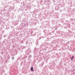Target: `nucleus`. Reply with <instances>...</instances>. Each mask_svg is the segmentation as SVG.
Instances as JSON below:
<instances>
[{
	"label": "nucleus",
	"mask_w": 75,
	"mask_h": 75,
	"mask_svg": "<svg viewBox=\"0 0 75 75\" xmlns=\"http://www.w3.org/2000/svg\"><path fill=\"white\" fill-rule=\"evenodd\" d=\"M26 44H27V42H28V41H26Z\"/></svg>",
	"instance_id": "obj_18"
},
{
	"label": "nucleus",
	"mask_w": 75,
	"mask_h": 75,
	"mask_svg": "<svg viewBox=\"0 0 75 75\" xmlns=\"http://www.w3.org/2000/svg\"><path fill=\"white\" fill-rule=\"evenodd\" d=\"M31 70L32 71H34V69H33V67H31Z\"/></svg>",
	"instance_id": "obj_8"
},
{
	"label": "nucleus",
	"mask_w": 75,
	"mask_h": 75,
	"mask_svg": "<svg viewBox=\"0 0 75 75\" xmlns=\"http://www.w3.org/2000/svg\"><path fill=\"white\" fill-rule=\"evenodd\" d=\"M30 57H31V55H30Z\"/></svg>",
	"instance_id": "obj_25"
},
{
	"label": "nucleus",
	"mask_w": 75,
	"mask_h": 75,
	"mask_svg": "<svg viewBox=\"0 0 75 75\" xmlns=\"http://www.w3.org/2000/svg\"><path fill=\"white\" fill-rule=\"evenodd\" d=\"M74 56H72L71 57V60H73V58H74Z\"/></svg>",
	"instance_id": "obj_7"
},
{
	"label": "nucleus",
	"mask_w": 75,
	"mask_h": 75,
	"mask_svg": "<svg viewBox=\"0 0 75 75\" xmlns=\"http://www.w3.org/2000/svg\"><path fill=\"white\" fill-rule=\"evenodd\" d=\"M46 31H47V30H45L43 31V32L45 33H46Z\"/></svg>",
	"instance_id": "obj_11"
},
{
	"label": "nucleus",
	"mask_w": 75,
	"mask_h": 75,
	"mask_svg": "<svg viewBox=\"0 0 75 75\" xmlns=\"http://www.w3.org/2000/svg\"><path fill=\"white\" fill-rule=\"evenodd\" d=\"M28 52H30L31 51V50H30V49H28Z\"/></svg>",
	"instance_id": "obj_10"
},
{
	"label": "nucleus",
	"mask_w": 75,
	"mask_h": 75,
	"mask_svg": "<svg viewBox=\"0 0 75 75\" xmlns=\"http://www.w3.org/2000/svg\"><path fill=\"white\" fill-rule=\"evenodd\" d=\"M75 66H73V68H75Z\"/></svg>",
	"instance_id": "obj_20"
},
{
	"label": "nucleus",
	"mask_w": 75,
	"mask_h": 75,
	"mask_svg": "<svg viewBox=\"0 0 75 75\" xmlns=\"http://www.w3.org/2000/svg\"><path fill=\"white\" fill-rule=\"evenodd\" d=\"M4 37H6V35H4Z\"/></svg>",
	"instance_id": "obj_23"
},
{
	"label": "nucleus",
	"mask_w": 75,
	"mask_h": 75,
	"mask_svg": "<svg viewBox=\"0 0 75 75\" xmlns=\"http://www.w3.org/2000/svg\"><path fill=\"white\" fill-rule=\"evenodd\" d=\"M20 59H20V58L19 57H18L17 58V60L18 61V60H20Z\"/></svg>",
	"instance_id": "obj_9"
},
{
	"label": "nucleus",
	"mask_w": 75,
	"mask_h": 75,
	"mask_svg": "<svg viewBox=\"0 0 75 75\" xmlns=\"http://www.w3.org/2000/svg\"><path fill=\"white\" fill-rule=\"evenodd\" d=\"M35 49H36V48L35 47V49L34 50V52H33V53H34V52H35Z\"/></svg>",
	"instance_id": "obj_17"
},
{
	"label": "nucleus",
	"mask_w": 75,
	"mask_h": 75,
	"mask_svg": "<svg viewBox=\"0 0 75 75\" xmlns=\"http://www.w3.org/2000/svg\"><path fill=\"white\" fill-rule=\"evenodd\" d=\"M55 30H57V28H55Z\"/></svg>",
	"instance_id": "obj_29"
},
{
	"label": "nucleus",
	"mask_w": 75,
	"mask_h": 75,
	"mask_svg": "<svg viewBox=\"0 0 75 75\" xmlns=\"http://www.w3.org/2000/svg\"><path fill=\"white\" fill-rule=\"evenodd\" d=\"M21 64H23V62H22L21 63Z\"/></svg>",
	"instance_id": "obj_28"
},
{
	"label": "nucleus",
	"mask_w": 75,
	"mask_h": 75,
	"mask_svg": "<svg viewBox=\"0 0 75 75\" xmlns=\"http://www.w3.org/2000/svg\"><path fill=\"white\" fill-rule=\"evenodd\" d=\"M27 24V23L25 22H23L21 24V26L22 27H25V25H26Z\"/></svg>",
	"instance_id": "obj_1"
},
{
	"label": "nucleus",
	"mask_w": 75,
	"mask_h": 75,
	"mask_svg": "<svg viewBox=\"0 0 75 75\" xmlns=\"http://www.w3.org/2000/svg\"><path fill=\"white\" fill-rule=\"evenodd\" d=\"M9 11H11V10H12V8L11 7L9 8Z\"/></svg>",
	"instance_id": "obj_12"
},
{
	"label": "nucleus",
	"mask_w": 75,
	"mask_h": 75,
	"mask_svg": "<svg viewBox=\"0 0 75 75\" xmlns=\"http://www.w3.org/2000/svg\"><path fill=\"white\" fill-rule=\"evenodd\" d=\"M47 60H48L47 59H46V61H47Z\"/></svg>",
	"instance_id": "obj_30"
},
{
	"label": "nucleus",
	"mask_w": 75,
	"mask_h": 75,
	"mask_svg": "<svg viewBox=\"0 0 75 75\" xmlns=\"http://www.w3.org/2000/svg\"><path fill=\"white\" fill-rule=\"evenodd\" d=\"M64 29H67V26H65L64 27Z\"/></svg>",
	"instance_id": "obj_13"
},
{
	"label": "nucleus",
	"mask_w": 75,
	"mask_h": 75,
	"mask_svg": "<svg viewBox=\"0 0 75 75\" xmlns=\"http://www.w3.org/2000/svg\"><path fill=\"white\" fill-rule=\"evenodd\" d=\"M20 59H21V58H22V55H21L20 57H19Z\"/></svg>",
	"instance_id": "obj_14"
},
{
	"label": "nucleus",
	"mask_w": 75,
	"mask_h": 75,
	"mask_svg": "<svg viewBox=\"0 0 75 75\" xmlns=\"http://www.w3.org/2000/svg\"><path fill=\"white\" fill-rule=\"evenodd\" d=\"M16 2H18V0H16Z\"/></svg>",
	"instance_id": "obj_19"
},
{
	"label": "nucleus",
	"mask_w": 75,
	"mask_h": 75,
	"mask_svg": "<svg viewBox=\"0 0 75 75\" xmlns=\"http://www.w3.org/2000/svg\"><path fill=\"white\" fill-rule=\"evenodd\" d=\"M21 10H24V8L23 7H21L20 8Z\"/></svg>",
	"instance_id": "obj_6"
},
{
	"label": "nucleus",
	"mask_w": 75,
	"mask_h": 75,
	"mask_svg": "<svg viewBox=\"0 0 75 75\" xmlns=\"http://www.w3.org/2000/svg\"><path fill=\"white\" fill-rule=\"evenodd\" d=\"M71 41V42H72V41Z\"/></svg>",
	"instance_id": "obj_31"
},
{
	"label": "nucleus",
	"mask_w": 75,
	"mask_h": 75,
	"mask_svg": "<svg viewBox=\"0 0 75 75\" xmlns=\"http://www.w3.org/2000/svg\"><path fill=\"white\" fill-rule=\"evenodd\" d=\"M12 58H13V60H14V57H13Z\"/></svg>",
	"instance_id": "obj_21"
},
{
	"label": "nucleus",
	"mask_w": 75,
	"mask_h": 75,
	"mask_svg": "<svg viewBox=\"0 0 75 75\" xmlns=\"http://www.w3.org/2000/svg\"><path fill=\"white\" fill-rule=\"evenodd\" d=\"M15 0H13V1H15Z\"/></svg>",
	"instance_id": "obj_26"
},
{
	"label": "nucleus",
	"mask_w": 75,
	"mask_h": 75,
	"mask_svg": "<svg viewBox=\"0 0 75 75\" xmlns=\"http://www.w3.org/2000/svg\"><path fill=\"white\" fill-rule=\"evenodd\" d=\"M8 59H9V58H10V55H8Z\"/></svg>",
	"instance_id": "obj_15"
},
{
	"label": "nucleus",
	"mask_w": 75,
	"mask_h": 75,
	"mask_svg": "<svg viewBox=\"0 0 75 75\" xmlns=\"http://www.w3.org/2000/svg\"><path fill=\"white\" fill-rule=\"evenodd\" d=\"M55 9L56 10H59V7L58 5H57V6L55 7Z\"/></svg>",
	"instance_id": "obj_2"
},
{
	"label": "nucleus",
	"mask_w": 75,
	"mask_h": 75,
	"mask_svg": "<svg viewBox=\"0 0 75 75\" xmlns=\"http://www.w3.org/2000/svg\"><path fill=\"white\" fill-rule=\"evenodd\" d=\"M25 2H21V4L22 5V6H24V5H25Z\"/></svg>",
	"instance_id": "obj_4"
},
{
	"label": "nucleus",
	"mask_w": 75,
	"mask_h": 75,
	"mask_svg": "<svg viewBox=\"0 0 75 75\" xmlns=\"http://www.w3.org/2000/svg\"><path fill=\"white\" fill-rule=\"evenodd\" d=\"M12 23L15 25H17V21H13Z\"/></svg>",
	"instance_id": "obj_3"
},
{
	"label": "nucleus",
	"mask_w": 75,
	"mask_h": 75,
	"mask_svg": "<svg viewBox=\"0 0 75 75\" xmlns=\"http://www.w3.org/2000/svg\"><path fill=\"white\" fill-rule=\"evenodd\" d=\"M65 24H66V25H67V23H65Z\"/></svg>",
	"instance_id": "obj_27"
},
{
	"label": "nucleus",
	"mask_w": 75,
	"mask_h": 75,
	"mask_svg": "<svg viewBox=\"0 0 75 75\" xmlns=\"http://www.w3.org/2000/svg\"><path fill=\"white\" fill-rule=\"evenodd\" d=\"M40 47H42V45H41L40 46Z\"/></svg>",
	"instance_id": "obj_22"
},
{
	"label": "nucleus",
	"mask_w": 75,
	"mask_h": 75,
	"mask_svg": "<svg viewBox=\"0 0 75 75\" xmlns=\"http://www.w3.org/2000/svg\"><path fill=\"white\" fill-rule=\"evenodd\" d=\"M34 54H35V53H34Z\"/></svg>",
	"instance_id": "obj_32"
},
{
	"label": "nucleus",
	"mask_w": 75,
	"mask_h": 75,
	"mask_svg": "<svg viewBox=\"0 0 75 75\" xmlns=\"http://www.w3.org/2000/svg\"><path fill=\"white\" fill-rule=\"evenodd\" d=\"M22 52H23V51H22Z\"/></svg>",
	"instance_id": "obj_33"
},
{
	"label": "nucleus",
	"mask_w": 75,
	"mask_h": 75,
	"mask_svg": "<svg viewBox=\"0 0 75 75\" xmlns=\"http://www.w3.org/2000/svg\"><path fill=\"white\" fill-rule=\"evenodd\" d=\"M70 20L71 21H72L74 20V19L73 18H70Z\"/></svg>",
	"instance_id": "obj_16"
},
{
	"label": "nucleus",
	"mask_w": 75,
	"mask_h": 75,
	"mask_svg": "<svg viewBox=\"0 0 75 75\" xmlns=\"http://www.w3.org/2000/svg\"><path fill=\"white\" fill-rule=\"evenodd\" d=\"M24 59V58H22V59H22V60H23V59Z\"/></svg>",
	"instance_id": "obj_24"
},
{
	"label": "nucleus",
	"mask_w": 75,
	"mask_h": 75,
	"mask_svg": "<svg viewBox=\"0 0 75 75\" xmlns=\"http://www.w3.org/2000/svg\"><path fill=\"white\" fill-rule=\"evenodd\" d=\"M43 66V64H41L40 65H39V67H42Z\"/></svg>",
	"instance_id": "obj_5"
}]
</instances>
